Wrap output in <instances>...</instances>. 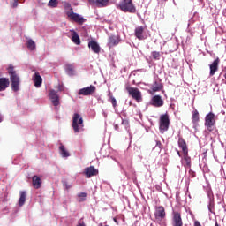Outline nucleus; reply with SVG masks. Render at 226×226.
Segmentation results:
<instances>
[{
	"instance_id": "obj_27",
	"label": "nucleus",
	"mask_w": 226,
	"mask_h": 226,
	"mask_svg": "<svg viewBox=\"0 0 226 226\" xmlns=\"http://www.w3.org/2000/svg\"><path fill=\"white\" fill-rule=\"evenodd\" d=\"M27 194L26 193V191L20 192V197L19 200V206L22 207L24 204H26V197Z\"/></svg>"
},
{
	"instance_id": "obj_17",
	"label": "nucleus",
	"mask_w": 226,
	"mask_h": 226,
	"mask_svg": "<svg viewBox=\"0 0 226 226\" xmlns=\"http://www.w3.org/2000/svg\"><path fill=\"white\" fill-rule=\"evenodd\" d=\"M150 103L153 107H163V100L160 95H154L152 97Z\"/></svg>"
},
{
	"instance_id": "obj_40",
	"label": "nucleus",
	"mask_w": 226,
	"mask_h": 226,
	"mask_svg": "<svg viewBox=\"0 0 226 226\" xmlns=\"http://www.w3.org/2000/svg\"><path fill=\"white\" fill-rule=\"evenodd\" d=\"M12 6L13 8H17V6H19V0H14Z\"/></svg>"
},
{
	"instance_id": "obj_25",
	"label": "nucleus",
	"mask_w": 226,
	"mask_h": 226,
	"mask_svg": "<svg viewBox=\"0 0 226 226\" xmlns=\"http://www.w3.org/2000/svg\"><path fill=\"white\" fill-rule=\"evenodd\" d=\"M33 186L35 187L37 190L41 186V178L38 176H34L32 178Z\"/></svg>"
},
{
	"instance_id": "obj_22",
	"label": "nucleus",
	"mask_w": 226,
	"mask_h": 226,
	"mask_svg": "<svg viewBox=\"0 0 226 226\" xmlns=\"http://www.w3.org/2000/svg\"><path fill=\"white\" fill-rule=\"evenodd\" d=\"M10 86V79L6 78H0V91H4Z\"/></svg>"
},
{
	"instance_id": "obj_33",
	"label": "nucleus",
	"mask_w": 226,
	"mask_h": 226,
	"mask_svg": "<svg viewBox=\"0 0 226 226\" xmlns=\"http://www.w3.org/2000/svg\"><path fill=\"white\" fill-rule=\"evenodd\" d=\"M214 209H215V200H209L208 210L210 211V213H213Z\"/></svg>"
},
{
	"instance_id": "obj_9",
	"label": "nucleus",
	"mask_w": 226,
	"mask_h": 226,
	"mask_svg": "<svg viewBox=\"0 0 226 226\" xmlns=\"http://www.w3.org/2000/svg\"><path fill=\"white\" fill-rule=\"evenodd\" d=\"M134 36H136L138 40H147V33H146V26H137L134 30Z\"/></svg>"
},
{
	"instance_id": "obj_24",
	"label": "nucleus",
	"mask_w": 226,
	"mask_h": 226,
	"mask_svg": "<svg viewBox=\"0 0 226 226\" xmlns=\"http://www.w3.org/2000/svg\"><path fill=\"white\" fill-rule=\"evenodd\" d=\"M71 36H72V41L75 45H80V37H79V34L75 32L74 30L71 31Z\"/></svg>"
},
{
	"instance_id": "obj_20",
	"label": "nucleus",
	"mask_w": 226,
	"mask_h": 226,
	"mask_svg": "<svg viewBox=\"0 0 226 226\" xmlns=\"http://www.w3.org/2000/svg\"><path fill=\"white\" fill-rule=\"evenodd\" d=\"M88 47L89 49H91V50H93L94 52V54H100V44H98V42H96V41H90L88 42Z\"/></svg>"
},
{
	"instance_id": "obj_28",
	"label": "nucleus",
	"mask_w": 226,
	"mask_h": 226,
	"mask_svg": "<svg viewBox=\"0 0 226 226\" xmlns=\"http://www.w3.org/2000/svg\"><path fill=\"white\" fill-rule=\"evenodd\" d=\"M59 149L60 154L63 156V158H68V156H70V153L67 152L66 148H64V146L61 145Z\"/></svg>"
},
{
	"instance_id": "obj_10",
	"label": "nucleus",
	"mask_w": 226,
	"mask_h": 226,
	"mask_svg": "<svg viewBox=\"0 0 226 226\" xmlns=\"http://www.w3.org/2000/svg\"><path fill=\"white\" fill-rule=\"evenodd\" d=\"M67 17L70 19V20H72L73 22H76L77 24H84L86 19L80 16L79 14H77L73 11H68Z\"/></svg>"
},
{
	"instance_id": "obj_12",
	"label": "nucleus",
	"mask_w": 226,
	"mask_h": 226,
	"mask_svg": "<svg viewBox=\"0 0 226 226\" xmlns=\"http://www.w3.org/2000/svg\"><path fill=\"white\" fill-rule=\"evenodd\" d=\"M94 93H96V87L91 85L90 87H87L84 88L79 89L78 94L81 96H89L93 94Z\"/></svg>"
},
{
	"instance_id": "obj_15",
	"label": "nucleus",
	"mask_w": 226,
	"mask_h": 226,
	"mask_svg": "<svg viewBox=\"0 0 226 226\" xmlns=\"http://www.w3.org/2000/svg\"><path fill=\"white\" fill-rule=\"evenodd\" d=\"M49 98L51 100L53 105L57 107L59 105V95H57V92L55 90H50L49 94Z\"/></svg>"
},
{
	"instance_id": "obj_31",
	"label": "nucleus",
	"mask_w": 226,
	"mask_h": 226,
	"mask_svg": "<svg viewBox=\"0 0 226 226\" xmlns=\"http://www.w3.org/2000/svg\"><path fill=\"white\" fill-rule=\"evenodd\" d=\"M26 45L27 49H29L30 50H34V49H36V44L34 43V41H33V40L27 41Z\"/></svg>"
},
{
	"instance_id": "obj_18",
	"label": "nucleus",
	"mask_w": 226,
	"mask_h": 226,
	"mask_svg": "<svg viewBox=\"0 0 226 226\" xmlns=\"http://www.w3.org/2000/svg\"><path fill=\"white\" fill-rule=\"evenodd\" d=\"M220 65V58H216L210 65V77H213L216 72H218V66Z\"/></svg>"
},
{
	"instance_id": "obj_7",
	"label": "nucleus",
	"mask_w": 226,
	"mask_h": 226,
	"mask_svg": "<svg viewBox=\"0 0 226 226\" xmlns=\"http://www.w3.org/2000/svg\"><path fill=\"white\" fill-rule=\"evenodd\" d=\"M171 224L172 226H183V217L181 212L173 210L171 213Z\"/></svg>"
},
{
	"instance_id": "obj_5",
	"label": "nucleus",
	"mask_w": 226,
	"mask_h": 226,
	"mask_svg": "<svg viewBox=\"0 0 226 226\" xmlns=\"http://www.w3.org/2000/svg\"><path fill=\"white\" fill-rule=\"evenodd\" d=\"M169 126H170V118H169V114L165 113L160 116L159 118V130L161 133H164L169 131Z\"/></svg>"
},
{
	"instance_id": "obj_19",
	"label": "nucleus",
	"mask_w": 226,
	"mask_h": 226,
	"mask_svg": "<svg viewBox=\"0 0 226 226\" xmlns=\"http://www.w3.org/2000/svg\"><path fill=\"white\" fill-rule=\"evenodd\" d=\"M178 147L182 150L181 154L188 153V145L185 139L179 137L178 138Z\"/></svg>"
},
{
	"instance_id": "obj_37",
	"label": "nucleus",
	"mask_w": 226,
	"mask_h": 226,
	"mask_svg": "<svg viewBox=\"0 0 226 226\" xmlns=\"http://www.w3.org/2000/svg\"><path fill=\"white\" fill-rule=\"evenodd\" d=\"M77 226H86V223L84 222V219H80V220L78 222Z\"/></svg>"
},
{
	"instance_id": "obj_4",
	"label": "nucleus",
	"mask_w": 226,
	"mask_h": 226,
	"mask_svg": "<svg viewBox=\"0 0 226 226\" xmlns=\"http://www.w3.org/2000/svg\"><path fill=\"white\" fill-rule=\"evenodd\" d=\"M7 70L9 75H11V84L12 90L17 92L19 91V86H20V78H19L17 72H15V70H13V66H9Z\"/></svg>"
},
{
	"instance_id": "obj_26",
	"label": "nucleus",
	"mask_w": 226,
	"mask_h": 226,
	"mask_svg": "<svg viewBox=\"0 0 226 226\" xmlns=\"http://www.w3.org/2000/svg\"><path fill=\"white\" fill-rule=\"evenodd\" d=\"M192 121L193 124H199V121H200L199 111L197 109L192 111Z\"/></svg>"
},
{
	"instance_id": "obj_21",
	"label": "nucleus",
	"mask_w": 226,
	"mask_h": 226,
	"mask_svg": "<svg viewBox=\"0 0 226 226\" xmlns=\"http://www.w3.org/2000/svg\"><path fill=\"white\" fill-rule=\"evenodd\" d=\"M33 80L35 87H40L41 86V83L43 82V79H41V76L39 72H35L33 76Z\"/></svg>"
},
{
	"instance_id": "obj_23",
	"label": "nucleus",
	"mask_w": 226,
	"mask_h": 226,
	"mask_svg": "<svg viewBox=\"0 0 226 226\" xmlns=\"http://www.w3.org/2000/svg\"><path fill=\"white\" fill-rule=\"evenodd\" d=\"M64 70L68 75H75V65L72 64H65Z\"/></svg>"
},
{
	"instance_id": "obj_44",
	"label": "nucleus",
	"mask_w": 226,
	"mask_h": 226,
	"mask_svg": "<svg viewBox=\"0 0 226 226\" xmlns=\"http://www.w3.org/2000/svg\"><path fill=\"white\" fill-rule=\"evenodd\" d=\"M215 226H220V224H218V222H215Z\"/></svg>"
},
{
	"instance_id": "obj_34",
	"label": "nucleus",
	"mask_w": 226,
	"mask_h": 226,
	"mask_svg": "<svg viewBox=\"0 0 226 226\" xmlns=\"http://www.w3.org/2000/svg\"><path fill=\"white\" fill-rule=\"evenodd\" d=\"M110 102L112 103L113 107L116 109L117 107V101H116V98L112 96V94H109Z\"/></svg>"
},
{
	"instance_id": "obj_13",
	"label": "nucleus",
	"mask_w": 226,
	"mask_h": 226,
	"mask_svg": "<svg viewBox=\"0 0 226 226\" xmlns=\"http://www.w3.org/2000/svg\"><path fill=\"white\" fill-rule=\"evenodd\" d=\"M128 93L130 95H132L133 100H136V102H142V93L139 91V88L130 87L128 89Z\"/></svg>"
},
{
	"instance_id": "obj_32",
	"label": "nucleus",
	"mask_w": 226,
	"mask_h": 226,
	"mask_svg": "<svg viewBox=\"0 0 226 226\" xmlns=\"http://www.w3.org/2000/svg\"><path fill=\"white\" fill-rule=\"evenodd\" d=\"M87 194L85 192H80L78 194V201L79 202H84L86 200Z\"/></svg>"
},
{
	"instance_id": "obj_43",
	"label": "nucleus",
	"mask_w": 226,
	"mask_h": 226,
	"mask_svg": "<svg viewBox=\"0 0 226 226\" xmlns=\"http://www.w3.org/2000/svg\"><path fill=\"white\" fill-rule=\"evenodd\" d=\"M3 121V117L0 115V123Z\"/></svg>"
},
{
	"instance_id": "obj_6",
	"label": "nucleus",
	"mask_w": 226,
	"mask_h": 226,
	"mask_svg": "<svg viewBox=\"0 0 226 226\" xmlns=\"http://www.w3.org/2000/svg\"><path fill=\"white\" fill-rule=\"evenodd\" d=\"M177 155L181 158V163L185 169L192 167V157L188 155V153L181 154V151H177Z\"/></svg>"
},
{
	"instance_id": "obj_16",
	"label": "nucleus",
	"mask_w": 226,
	"mask_h": 226,
	"mask_svg": "<svg viewBox=\"0 0 226 226\" xmlns=\"http://www.w3.org/2000/svg\"><path fill=\"white\" fill-rule=\"evenodd\" d=\"M86 177H93V176H98V170L94 169V166L86 168L84 170Z\"/></svg>"
},
{
	"instance_id": "obj_41",
	"label": "nucleus",
	"mask_w": 226,
	"mask_h": 226,
	"mask_svg": "<svg viewBox=\"0 0 226 226\" xmlns=\"http://www.w3.org/2000/svg\"><path fill=\"white\" fill-rule=\"evenodd\" d=\"M115 130H119V125L116 124L115 125Z\"/></svg>"
},
{
	"instance_id": "obj_35",
	"label": "nucleus",
	"mask_w": 226,
	"mask_h": 226,
	"mask_svg": "<svg viewBox=\"0 0 226 226\" xmlns=\"http://www.w3.org/2000/svg\"><path fill=\"white\" fill-rule=\"evenodd\" d=\"M151 56L153 57V59H155L156 61H158L160 59V52L153 51L151 53Z\"/></svg>"
},
{
	"instance_id": "obj_14",
	"label": "nucleus",
	"mask_w": 226,
	"mask_h": 226,
	"mask_svg": "<svg viewBox=\"0 0 226 226\" xmlns=\"http://www.w3.org/2000/svg\"><path fill=\"white\" fill-rule=\"evenodd\" d=\"M110 0H89L92 6H97V8H103V6H109Z\"/></svg>"
},
{
	"instance_id": "obj_11",
	"label": "nucleus",
	"mask_w": 226,
	"mask_h": 226,
	"mask_svg": "<svg viewBox=\"0 0 226 226\" xmlns=\"http://www.w3.org/2000/svg\"><path fill=\"white\" fill-rule=\"evenodd\" d=\"M120 42L121 37L119 35L110 34L109 35L107 45L109 47V49H112V47L119 45Z\"/></svg>"
},
{
	"instance_id": "obj_8",
	"label": "nucleus",
	"mask_w": 226,
	"mask_h": 226,
	"mask_svg": "<svg viewBox=\"0 0 226 226\" xmlns=\"http://www.w3.org/2000/svg\"><path fill=\"white\" fill-rule=\"evenodd\" d=\"M216 124V119L215 118V115L213 112L208 113L205 117V126L211 132V128Z\"/></svg>"
},
{
	"instance_id": "obj_30",
	"label": "nucleus",
	"mask_w": 226,
	"mask_h": 226,
	"mask_svg": "<svg viewBox=\"0 0 226 226\" xmlns=\"http://www.w3.org/2000/svg\"><path fill=\"white\" fill-rule=\"evenodd\" d=\"M57 4H59V0H50L48 3L49 8H57Z\"/></svg>"
},
{
	"instance_id": "obj_29",
	"label": "nucleus",
	"mask_w": 226,
	"mask_h": 226,
	"mask_svg": "<svg viewBox=\"0 0 226 226\" xmlns=\"http://www.w3.org/2000/svg\"><path fill=\"white\" fill-rule=\"evenodd\" d=\"M162 87V83H158L157 81H155L152 86V91L154 93H156V91H160Z\"/></svg>"
},
{
	"instance_id": "obj_42",
	"label": "nucleus",
	"mask_w": 226,
	"mask_h": 226,
	"mask_svg": "<svg viewBox=\"0 0 226 226\" xmlns=\"http://www.w3.org/2000/svg\"><path fill=\"white\" fill-rule=\"evenodd\" d=\"M113 220L115 223H117V219L114 218Z\"/></svg>"
},
{
	"instance_id": "obj_3",
	"label": "nucleus",
	"mask_w": 226,
	"mask_h": 226,
	"mask_svg": "<svg viewBox=\"0 0 226 226\" xmlns=\"http://www.w3.org/2000/svg\"><path fill=\"white\" fill-rule=\"evenodd\" d=\"M72 128L75 133L84 132V119L79 113H74L72 116Z\"/></svg>"
},
{
	"instance_id": "obj_1",
	"label": "nucleus",
	"mask_w": 226,
	"mask_h": 226,
	"mask_svg": "<svg viewBox=\"0 0 226 226\" xmlns=\"http://www.w3.org/2000/svg\"><path fill=\"white\" fill-rule=\"evenodd\" d=\"M117 8L124 13H137V8L133 4V0H122L117 4Z\"/></svg>"
},
{
	"instance_id": "obj_2",
	"label": "nucleus",
	"mask_w": 226,
	"mask_h": 226,
	"mask_svg": "<svg viewBox=\"0 0 226 226\" xmlns=\"http://www.w3.org/2000/svg\"><path fill=\"white\" fill-rule=\"evenodd\" d=\"M154 218L156 223L159 225H165V222H167V213L165 212V207H163V206L155 207Z\"/></svg>"
},
{
	"instance_id": "obj_38",
	"label": "nucleus",
	"mask_w": 226,
	"mask_h": 226,
	"mask_svg": "<svg viewBox=\"0 0 226 226\" xmlns=\"http://www.w3.org/2000/svg\"><path fill=\"white\" fill-rule=\"evenodd\" d=\"M207 197H208L209 200H215L212 192H209L207 193Z\"/></svg>"
},
{
	"instance_id": "obj_36",
	"label": "nucleus",
	"mask_w": 226,
	"mask_h": 226,
	"mask_svg": "<svg viewBox=\"0 0 226 226\" xmlns=\"http://www.w3.org/2000/svg\"><path fill=\"white\" fill-rule=\"evenodd\" d=\"M64 8L65 10H73V8H72V5L69 3H65Z\"/></svg>"
},
{
	"instance_id": "obj_39",
	"label": "nucleus",
	"mask_w": 226,
	"mask_h": 226,
	"mask_svg": "<svg viewBox=\"0 0 226 226\" xmlns=\"http://www.w3.org/2000/svg\"><path fill=\"white\" fill-rule=\"evenodd\" d=\"M155 147H158L159 149H162V142L156 141V146H155Z\"/></svg>"
}]
</instances>
